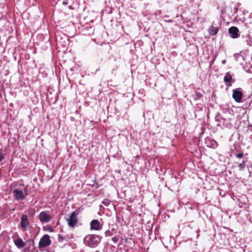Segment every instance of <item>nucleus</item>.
Listing matches in <instances>:
<instances>
[{"label": "nucleus", "mask_w": 252, "mask_h": 252, "mask_svg": "<svg viewBox=\"0 0 252 252\" xmlns=\"http://www.w3.org/2000/svg\"><path fill=\"white\" fill-rule=\"evenodd\" d=\"M15 245L19 248H21L24 247L25 244L22 239L19 238L14 241Z\"/></svg>", "instance_id": "nucleus-11"}, {"label": "nucleus", "mask_w": 252, "mask_h": 252, "mask_svg": "<svg viewBox=\"0 0 252 252\" xmlns=\"http://www.w3.org/2000/svg\"><path fill=\"white\" fill-rule=\"evenodd\" d=\"M232 77L231 74L229 72H227L224 77V81L226 83H228V86H231V80Z\"/></svg>", "instance_id": "nucleus-10"}, {"label": "nucleus", "mask_w": 252, "mask_h": 252, "mask_svg": "<svg viewBox=\"0 0 252 252\" xmlns=\"http://www.w3.org/2000/svg\"><path fill=\"white\" fill-rule=\"evenodd\" d=\"M4 158V155L2 153L0 152V162Z\"/></svg>", "instance_id": "nucleus-19"}, {"label": "nucleus", "mask_w": 252, "mask_h": 252, "mask_svg": "<svg viewBox=\"0 0 252 252\" xmlns=\"http://www.w3.org/2000/svg\"><path fill=\"white\" fill-rule=\"evenodd\" d=\"M232 97L237 102H240L242 100V93L236 89L234 90Z\"/></svg>", "instance_id": "nucleus-6"}, {"label": "nucleus", "mask_w": 252, "mask_h": 252, "mask_svg": "<svg viewBox=\"0 0 252 252\" xmlns=\"http://www.w3.org/2000/svg\"><path fill=\"white\" fill-rule=\"evenodd\" d=\"M39 219L42 223H47L51 220V217L46 212L42 211L39 215Z\"/></svg>", "instance_id": "nucleus-4"}, {"label": "nucleus", "mask_w": 252, "mask_h": 252, "mask_svg": "<svg viewBox=\"0 0 252 252\" xmlns=\"http://www.w3.org/2000/svg\"><path fill=\"white\" fill-rule=\"evenodd\" d=\"M229 33L231 34V37L236 38L239 36V30L237 27H231L228 29Z\"/></svg>", "instance_id": "nucleus-7"}, {"label": "nucleus", "mask_w": 252, "mask_h": 252, "mask_svg": "<svg viewBox=\"0 0 252 252\" xmlns=\"http://www.w3.org/2000/svg\"><path fill=\"white\" fill-rule=\"evenodd\" d=\"M79 214V211L77 209L71 213L69 218L67 220L68 225L71 227H74L78 222L77 216Z\"/></svg>", "instance_id": "nucleus-2"}, {"label": "nucleus", "mask_w": 252, "mask_h": 252, "mask_svg": "<svg viewBox=\"0 0 252 252\" xmlns=\"http://www.w3.org/2000/svg\"><path fill=\"white\" fill-rule=\"evenodd\" d=\"M14 196L17 200L23 199L25 198L23 192L22 190H19L17 189L13 190Z\"/></svg>", "instance_id": "nucleus-9"}, {"label": "nucleus", "mask_w": 252, "mask_h": 252, "mask_svg": "<svg viewBox=\"0 0 252 252\" xmlns=\"http://www.w3.org/2000/svg\"><path fill=\"white\" fill-rule=\"evenodd\" d=\"M246 166V162L245 161H242V162L239 164L238 166L240 167V169L242 170L245 168Z\"/></svg>", "instance_id": "nucleus-14"}, {"label": "nucleus", "mask_w": 252, "mask_h": 252, "mask_svg": "<svg viewBox=\"0 0 252 252\" xmlns=\"http://www.w3.org/2000/svg\"><path fill=\"white\" fill-rule=\"evenodd\" d=\"M218 146V143L215 140H213L212 141L211 147L213 148H216Z\"/></svg>", "instance_id": "nucleus-17"}, {"label": "nucleus", "mask_w": 252, "mask_h": 252, "mask_svg": "<svg viewBox=\"0 0 252 252\" xmlns=\"http://www.w3.org/2000/svg\"><path fill=\"white\" fill-rule=\"evenodd\" d=\"M102 204H103L105 206H108L110 204V201L107 199H105L103 201H102Z\"/></svg>", "instance_id": "nucleus-15"}, {"label": "nucleus", "mask_w": 252, "mask_h": 252, "mask_svg": "<svg viewBox=\"0 0 252 252\" xmlns=\"http://www.w3.org/2000/svg\"><path fill=\"white\" fill-rule=\"evenodd\" d=\"M244 154L243 153H239L236 155V157L238 158H242L243 157Z\"/></svg>", "instance_id": "nucleus-18"}, {"label": "nucleus", "mask_w": 252, "mask_h": 252, "mask_svg": "<svg viewBox=\"0 0 252 252\" xmlns=\"http://www.w3.org/2000/svg\"><path fill=\"white\" fill-rule=\"evenodd\" d=\"M100 242V238L97 235L92 234L86 236L84 239L85 244L91 248L95 247Z\"/></svg>", "instance_id": "nucleus-1"}, {"label": "nucleus", "mask_w": 252, "mask_h": 252, "mask_svg": "<svg viewBox=\"0 0 252 252\" xmlns=\"http://www.w3.org/2000/svg\"><path fill=\"white\" fill-rule=\"evenodd\" d=\"M44 229L50 232H52L54 231L53 228L48 225H47L45 227H44Z\"/></svg>", "instance_id": "nucleus-16"}, {"label": "nucleus", "mask_w": 252, "mask_h": 252, "mask_svg": "<svg viewBox=\"0 0 252 252\" xmlns=\"http://www.w3.org/2000/svg\"><path fill=\"white\" fill-rule=\"evenodd\" d=\"M218 32V29L214 26H212L211 28L209 30V33L213 35H215L217 34Z\"/></svg>", "instance_id": "nucleus-12"}, {"label": "nucleus", "mask_w": 252, "mask_h": 252, "mask_svg": "<svg viewBox=\"0 0 252 252\" xmlns=\"http://www.w3.org/2000/svg\"><path fill=\"white\" fill-rule=\"evenodd\" d=\"M95 252H99L98 251H96Z\"/></svg>", "instance_id": "nucleus-25"}, {"label": "nucleus", "mask_w": 252, "mask_h": 252, "mask_svg": "<svg viewBox=\"0 0 252 252\" xmlns=\"http://www.w3.org/2000/svg\"><path fill=\"white\" fill-rule=\"evenodd\" d=\"M68 0H63L62 1V3L63 5H66L68 4Z\"/></svg>", "instance_id": "nucleus-22"}, {"label": "nucleus", "mask_w": 252, "mask_h": 252, "mask_svg": "<svg viewBox=\"0 0 252 252\" xmlns=\"http://www.w3.org/2000/svg\"><path fill=\"white\" fill-rule=\"evenodd\" d=\"M105 236L107 237V236H111L112 235V233L110 232V231L109 230H108L105 232Z\"/></svg>", "instance_id": "nucleus-20"}, {"label": "nucleus", "mask_w": 252, "mask_h": 252, "mask_svg": "<svg viewBox=\"0 0 252 252\" xmlns=\"http://www.w3.org/2000/svg\"><path fill=\"white\" fill-rule=\"evenodd\" d=\"M202 96V94L198 92H195L194 95V98L195 100H198Z\"/></svg>", "instance_id": "nucleus-13"}, {"label": "nucleus", "mask_w": 252, "mask_h": 252, "mask_svg": "<svg viewBox=\"0 0 252 252\" xmlns=\"http://www.w3.org/2000/svg\"><path fill=\"white\" fill-rule=\"evenodd\" d=\"M27 189V187H26V188H25V191H26Z\"/></svg>", "instance_id": "nucleus-23"}, {"label": "nucleus", "mask_w": 252, "mask_h": 252, "mask_svg": "<svg viewBox=\"0 0 252 252\" xmlns=\"http://www.w3.org/2000/svg\"><path fill=\"white\" fill-rule=\"evenodd\" d=\"M51 243L49 235H44L40 239L39 242V248H42L49 246Z\"/></svg>", "instance_id": "nucleus-3"}, {"label": "nucleus", "mask_w": 252, "mask_h": 252, "mask_svg": "<svg viewBox=\"0 0 252 252\" xmlns=\"http://www.w3.org/2000/svg\"><path fill=\"white\" fill-rule=\"evenodd\" d=\"M101 227L99 221L97 220H93L91 222V229L93 230H100Z\"/></svg>", "instance_id": "nucleus-8"}, {"label": "nucleus", "mask_w": 252, "mask_h": 252, "mask_svg": "<svg viewBox=\"0 0 252 252\" xmlns=\"http://www.w3.org/2000/svg\"><path fill=\"white\" fill-rule=\"evenodd\" d=\"M112 240L115 243H116L118 241V238L116 237H114L112 238Z\"/></svg>", "instance_id": "nucleus-21"}, {"label": "nucleus", "mask_w": 252, "mask_h": 252, "mask_svg": "<svg viewBox=\"0 0 252 252\" xmlns=\"http://www.w3.org/2000/svg\"><path fill=\"white\" fill-rule=\"evenodd\" d=\"M250 126L252 127V124L251 125H250Z\"/></svg>", "instance_id": "nucleus-24"}, {"label": "nucleus", "mask_w": 252, "mask_h": 252, "mask_svg": "<svg viewBox=\"0 0 252 252\" xmlns=\"http://www.w3.org/2000/svg\"><path fill=\"white\" fill-rule=\"evenodd\" d=\"M30 224V222L26 215H23L21 217L20 222L21 227L23 231H26L27 229V227Z\"/></svg>", "instance_id": "nucleus-5"}]
</instances>
